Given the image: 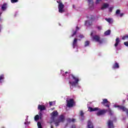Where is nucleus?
<instances>
[{
	"label": "nucleus",
	"instance_id": "1a4fd4ad",
	"mask_svg": "<svg viewBox=\"0 0 128 128\" xmlns=\"http://www.w3.org/2000/svg\"><path fill=\"white\" fill-rule=\"evenodd\" d=\"M60 122H64L66 120V118L64 114H61L59 116V119L58 120Z\"/></svg>",
	"mask_w": 128,
	"mask_h": 128
},
{
	"label": "nucleus",
	"instance_id": "5701e85b",
	"mask_svg": "<svg viewBox=\"0 0 128 128\" xmlns=\"http://www.w3.org/2000/svg\"><path fill=\"white\" fill-rule=\"evenodd\" d=\"M40 120V116L38 115H36L34 116V120Z\"/></svg>",
	"mask_w": 128,
	"mask_h": 128
},
{
	"label": "nucleus",
	"instance_id": "39448f33",
	"mask_svg": "<svg viewBox=\"0 0 128 128\" xmlns=\"http://www.w3.org/2000/svg\"><path fill=\"white\" fill-rule=\"evenodd\" d=\"M56 2L58 4V12L60 14H62V12H64V5L62 4V2L60 0V1L57 0Z\"/></svg>",
	"mask_w": 128,
	"mask_h": 128
},
{
	"label": "nucleus",
	"instance_id": "72a5a7b5",
	"mask_svg": "<svg viewBox=\"0 0 128 128\" xmlns=\"http://www.w3.org/2000/svg\"><path fill=\"white\" fill-rule=\"evenodd\" d=\"M113 8H112V7L110 8H109V12H112V9Z\"/></svg>",
	"mask_w": 128,
	"mask_h": 128
},
{
	"label": "nucleus",
	"instance_id": "4c0bfd02",
	"mask_svg": "<svg viewBox=\"0 0 128 128\" xmlns=\"http://www.w3.org/2000/svg\"><path fill=\"white\" fill-rule=\"evenodd\" d=\"M2 13L0 12V22H2Z\"/></svg>",
	"mask_w": 128,
	"mask_h": 128
},
{
	"label": "nucleus",
	"instance_id": "cd10ccee",
	"mask_svg": "<svg viewBox=\"0 0 128 128\" xmlns=\"http://www.w3.org/2000/svg\"><path fill=\"white\" fill-rule=\"evenodd\" d=\"M116 14H120V10H117L116 12Z\"/></svg>",
	"mask_w": 128,
	"mask_h": 128
},
{
	"label": "nucleus",
	"instance_id": "f257e3e1",
	"mask_svg": "<svg viewBox=\"0 0 128 128\" xmlns=\"http://www.w3.org/2000/svg\"><path fill=\"white\" fill-rule=\"evenodd\" d=\"M88 110H89V112H96V110H98V112L96 113L97 116H102L104 114H105L106 113V112H108L107 110H106L104 109L100 110L98 108H92V107H88Z\"/></svg>",
	"mask_w": 128,
	"mask_h": 128
},
{
	"label": "nucleus",
	"instance_id": "f8f14e48",
	"mask_svg": "<svg viewBox=\"0 0 128 128\" xmlns=\"http://www.w3.org/2000/svg\"><path fill=\"white\" fill-rule=\"evenodd\" d=\"M80 30V28L78 26L76 27V30L73 32V34L71 35V36H70V38H72L74 36H76V32H78V30Z\"/></svg>",
	"mask_w": 128,
	"mask_h": 128
},
{
	"label": "nucleus",
	"instance_id": "2eb2a0df",
	"mask_svg": "<svg viewBox=\"0 0 128 128\" xmlns=\"http://www.w3.org/2000/svg\"><path fill=\"white\" fill-rule=\"evenodd\" d=\"M7 6L8 4H6V3L4 4L2 6V10H6V8H8Z\"/></svg>",
	"mask_w": 128,
	"mask_h": 128
},
{
	"label": "nucleus",
	"instance_id": "a878e982",
	"mask_svg": "<svg viewBox=\"0 0 128 128\" xmlns=\"http://www.w3.org/2000/svg\"><path fill=\"white\" fill-rule=\"evenodd\" d=\"M84 112L82 110H80V116L84 117Z\"/></svg>",
	"mask_w": 128,
	"mask_h": 128
},
{
	"label": "nucleus",
	"instance_id": "ddd939ff",
	"mask_svg": "<svg viewBox=\"0 0 128 128\" xmlns=\"http://www.w3.org/2000/svg\"><path fill=\"white\" fill-rule=\"evenodd\" d=\"M112 68L113 70H116V68H120V65L118 64V63L116 62H115V64L112 65Z\"/></svg>",
	"mask_w": 128,
	"mask_h": 128
},
{
	"label": "nucleus",
	"instance_id": "4468645a",
	"mask_svg": "<svg viewBox=\"0 0 128 128\" xmlns=\"http://www.w3.org/2000/svg\"><path fill=\"white\" fill-rule=\"evenodd\" d=\"M116 43L114 44V46L116 48V46H118V44H120V38H117L116 39Z\"/></svg>",
	"mask_w": 128,
	"mask_h": 128
},
{
	"label": "nucleus",
	"instance_id": "9b49d317",
	"mask_svg": "<svg viewBox=\"0 0 128 128\" xmlns=\"http://www.w3.org/2000/svg\"><path fill=\"white\" fill-rule=\"evenodd\" d=\"M78 46V39H76V38H74L72 42V46L74 48L76 46Z\"/></svg>",
	"mask_w": 128,
	"mask_h": 128
},
{
	"label": "nucleus",
	"instance_id": "c03bdc74",
	"mask_svg": "<svg viewBox=\"0 0 128 128\" xmlns=\"http://www.w3.org/2000/svg\"><path fill=\"white\" fill-rule=\"evenodd\" d=\"M65 74H68V72H65Z\"/></svg>",
	"mask_w": 128,
	"mask_h": 128
},
{
	"label": "nucleus",
	"instance_id": "473e14b6",
	"mask_svg": "<svg viewBox=\"0 0 128 128\" xmlns=\"http://www.w3.org/2000/svg\"><path fill=\"white\" fill-rule=\"evenodd\" d=\"M124 44L126 46H128V42H124Z\"/></svg>",
	"mask_w": 128,
	"mask_h": 128
},
{
	"label": "nucleus",
	"instance_id": "c9c22d12",
	"mask_svg": "<svg viewBox=\"0 0 128 128\" xmlns=\"http://www.w3.org/2000/svg\"><path fill=\"white\" fill-rule=\"evenodd\" d=\"M52 102H49V104L50 106H52Z\"/></svg>",
	"mask_w": 128,
	"mask_h": 128
},
{
	"label": "nucleus",
	"instance_id": "a19ab883",
	"mask_svg": "<svg viewBox=\"0 0 128 128\" xmlns=\"http://www.w3.org/2000/svg\"><path fill=\"white\" fill-rule=\"evenodd\" d=\"M98 30H102V26H99L98 27Z\"/></svg>",
	"mask_w": 128,
	"mask_h": 128
},
{
	"label": "nucleus",
	"instance_id": "f3484780",
	"mask_svg": "<svg viewBox=\"0 0 128 128\" xmlns=\"http://www.w3.org/2000/svg\"><path fill=\"white\" fill-rule=\"evenodd\" d=\"M54 122L56 126H60V122L58 120H56L55 119V122Z\"/></svg>",
	"mask_w": 128,
	"mask_h": 128
},
{
	"label": "nucleus",
	"instance_id": "2f4dec72",
	"mask_svg": "<svg viewBox=\"0 0 128 128\" xmlns=\"http://www.w3.org/2000/svg\"><path fill=\"white\" fill-rule=\"evenodd\" d=\"M79 38H84V35L82 34H80L79 36Z\"/></svg>",
	"mask_w": 128,
	"mask_h": 128
},
{
	"label": "nucleus",
	"instance_id": "b1692460",
	"mask_svg": "<svg viewBox=\"0 0 128 128\" xmlns=\"http://www.w3.org/2000/svg\"><path fill=\"white\" fill-rule=\"evenodd\" d=\"M10 2H12V4H14L16 2H18V0H10Z\"/></svg>",
	"mask_w": 128,
	"mask_h": 128
},
{
	"label": "nucleus",
	"instance_id": "f704fd0d",
	"mask_svg": "<svg viewBox=\"0 0 128 128\" xmlns=\"http://www.w3.org/2000/svg\"><path fill=\"white\" fill-rule=\"evenodd\" d=\"M90 20H94V16H91Z\"/></svg>",
	"mask_w": 128,
	"mask_h": 128
},
{
	"label": "nucleus",
	"instance_id": "7c9ffc66",
	"mask_svg": "<svg viewBox=\"0 0 128 128\" xmlns=\"http://www.w3.org/2000/svg\"><path fill=\"white\" fill-rule=\"evenodd\" d=\"M126 38H128V36H124L122 38V40H126Z\"/></svg>",
	"mask_w": 128,
	"mask_h": 128
},
{
	"label": "nucleus",
	"instance_id": "6e6552de",
	"mask_svg": "<svg viewBox=\"0 0 128 128\" xmlns=\"http://www.w3.org/2000/svg\"><path fill=\"white\" fill-rule=\"evenodd\" d=\"M108 126V128H114V122L112 120H108L107 122Z\"/></svg>",
	"mask_w": 128,
	"mask_h": 128
},
{
	"label": "nucleus",
	"instance_id": "20e7f679",
	"mask_svg": "<svg viewBox=\"0 0 128 128\" xmlns=\"http://www.w3.org/2000/svg\"><path fill=\"white\" fill-rule=\"evenodd\" d=\"M58 116V112L57 111H54L51 114V117L50 124H52L54 122H56V118Z\"/></svg>",
	"mask_w": 128,
	"mask_h": 128
},
{
	"label": "nucleus",
	"instance_id": "49530a36",
	"mask_svg": "<svg viewBox=\"0 0 128 128\" xmlns=\"http://www.w3.org/2000/svg\"><path fill=\"white\" fill-rule=\"evenodd\" d=\"M123 102H126V100H124Z\"/></svg>",
	"mask_w": 128,
	"mask_h": 128
},
{
	"label": "nucleus",
	"instance_id": "9d476101",
	"mask_svg": "<svg viewBox=\"0 0 128 128\" xmlns=\"http://www.w3.org/2000/svg\"><path fill=\"white\" fill-rule=\"evenodd\" d=\"M38 110H40V112H42V110H46V106L44 105H38Z\"/></svg>",
	"mask_w": 128,
	"mask_h": 128
},
{
	"label": "nucleus",
	"instance_id": "c756f323",
	"mask_svg": "<svg viewBox=\"0 0 128 128\" xmlns=\"http://www.w3.org/2000/svg\"><path fill=\"white\" fill-rule=\"evenodd\" d=\"M102 2V0H96V4H98L100 2Z\"/></svg>",
	"mask_w": 128,
	"mask_h": 128
},
{
	"label": "nucleus",
	"instance_id": "ea45409f",
	"mask_svg": "<svg viewBox=\"0 0 128 128\" xmlns=\"http://www.w3.org/2000/svg\"><path fill=\"white\" fill-rule=\"evenodd\" d=\"M76 128V125L74 124L72 125V128Z\"/></svg>",
	"mask_w": 128,
	"mask_h": 128
},
{
	"label": "nucleus",
	"instance_id": "4be33fe9",
	"mask_svg": "<svg viewBox=\"0 0 128 128\" xmlns=\"http://www.w3.org/2000/svg\"><path fill=\"white\" fill-rule=\"evenodd\" d=\"M90 46V41L87 40V41L85 42L84 46L86 47V46Z\"/></svg>",
	"mask_w": 128,
	"mask_h": 128
},
{
	"label": "nucleus",
	"instance_id": "bb28decb",
	"mask_svg": "<svg viewBox=\"0 0 128 128\" xmlns=\"http://www.w3.org/2000/svg\"><path fill=\"white\" fill-rule=\"evenodd\" d=\"M89 24L88 26H92V22H90H90L88 20H86V24Z\"/></svg>",
	"mask_w": 128,
	"mask_h": 128
},
{
	"label": "nucleus",
	"instance_id": "0eeeda50",
	"mask_svg": "<svg viewBox=\"0 0 128 128\" xmlns=\"http://www.w3.org/2000/svg\"><path fill=\"white\" fill-rule=\"evenodd\" d=\"M92 40L96 42H99V44H102L104 42V39H100V37L98 35L92 36Z\"/></svg>",
	"mask_w": 128,
	"mask_h": 128
},
{
	"label": "nucleus",
	"instance_id": "aec40b11",
	"mask_svg": "<svg viewBox=\"0 0 128 128\" xmlns=\"http://www.w3.org/2000/svg\"><path fill=\"white\" fill-rule=\"evenodd\" d=\"M105 36H108L110 34V30H108L104 32Z\"/></svg>",
	"mask_w": 128,
	"mask_h": 128
},
{
	"label": "nucleus",
	"instance_id": "58836bf2",
	"mask_svg": "<svg viewBox=\"0 0 128 128\" xmlns=\"http://www.w3.org/2000/svg\"><path fill=\"white\" fill-rule=\"evenodd\" d=\"M93 35H94V32H91L90 36H92Z\"/></svg>",
	"mask_w": 128,
	"mask_h": 128
},
{
	"label": "nucleus",
	"instance_id": "7ed1b4c3",
	"mask_svg": "<svg viewBox=\"0 0 128 128\" xmlns=\"http://www.w3.org/2000/svg\"><path fill=\"white\" fill-rule=\"evenodd\" d=\"M71 76L72 78V80H75V82H70L69 81V84H71V86H78V82H80V78H78V77H76V76H74V74H71Z\"/></svg>",
	"mask_w": 128,
	"mask_h": 128
},
{
	"label": "nucleus",
	"instance_id": "dca6fc26",
	"mask_svg": "<svg viewBox=\"0 0 128 128\" xmlns=\"http://www.w3.org/2000/svg\"><path fill=\"white\" fill-rule=\"evenodd\" d=\"M108 4H106V3H104L103 4L101 10H104V8H108Z\"/></svg>",
	"mask_w": 128,
	"mask_h": 128
},
{
	"label": "nucleus",
	"instance_id": "e433bc0d",
	"mask_svg": "<svg viewBox=\"0 0 128 128\" xmlns=\"http://www.w3.org/2000/svg\"><path fill=\"white\" fill-rule=\"evenodd\" d=\"M124 16V13H120V16L122 18V16Z\"/></svg>",
	"mask_w": 128,
	"mask_h": 128
},
{
	"label": "nucleus",
	"instance_id": "de8ad7c7",
	"mask_svg": "<svg viewBox=\"0 0 128 128\" xmlns=\"http://www.w3.org/2000/svg\"><path fill=\"white\" fill-rule=\"evenodd\" d=\"M127 128H128V125H127Z\"/></svg>",
	"mask_w": 128,
	"mask_h": 128
},
{
	"label": "nucleus",
	"instance_id": "3c124183",
	"mask_svg": "<svg viewBox=\"0 0 128 128\" xmlns=\"http://www.w3.org/2000/svg\"><path fill=\"white\" fill-rule=\"evenodd\" d=\"M64 76V74H63Z\"/></svg>",
	"mask_w": 128,
	"mask_h": 128
},
{
	"label": "nucleus",
	"instance_id": "393cba45",
	"mask_svg": "<svg viewBox=\"0 0 128 128\" xmlns=\"http://www.w3.org/2000/svg\"><path fill=\"white\" fill-rule=\"evenodd\" d=\"M4 74H2L0 76V82H2V80H4Z\"/></svg>",
	"mask_w": 128,
	"mask_h": 128
},
{
	"label": "nucleus",
	"instance_id": "8fccbe9b",
	"mask_svg": "<svg viewBox=\"0 0 128 128\" xmlns=\"http://www.w3.org/2000/svg\"><path fill=\"white\" fill-rule=\"evenodd\" d=\"M2 128H4V127H2Z\"/></svg>",
	"mask_w": 128,
	"mask_h": 128
},
{
	"label": "nucleus",
	"instance_id": "a211bd4d",
	"mask_svg": "<svg viewBox=\"0 0 128 128\" xmlns=\"http://www.w3.org/2000/svg\"><path fill=\"white\" fill-rule=\"evenodd\" d=\"M88 2L89 4V6L92 8V6H94V2L92 0H88Z\"/></svg>",
	"mask_w": 128,
	"mask_h": 128
},
{
	"label": "nucleus",
	"instance_id": "09e8293b",
	"mask_svg": "<svg viewBox=\"0 0 128 128\" xmlns=\"http://www.w3.org/2000/svg\"><path fill=\"white\" fill-rule=\"evenodd\" d=\"M86 18H88V16H86Z\"/></svg>",
	"mask_w": 128,
	"mask_h": 128
},
{
	"label": "nucleus",
	"instance_id": "c85d7f7f",
	"mask_svg": "<svg viewBox=\"0 0 128 128\" xmlns=\"http://www.w3.org/2000/svg\"><path fill=\"white\" fill-rule=\"evenodd\" d=\"M38 128H42V124H40V122H38Z\"/></svg>",
	"mask_w": 128,
	"mask_h": 128
},
{
	"label": "nucleus",
	"instance_id": "6ab92c4d",
	"mask_svg": "<svg viewBox=\"0 0 128 128\" xmlns=\"http://www.w3.org/2000/svg\"><path fill=\"white\" fill-rule=\"evenodd\" d=\"M105 20L108 22H109V24H112V19L110 18H106Z\"/></svg>",
	"mask_w": 128,
	"mask_h": 128
},
{
	"label": "nucleus",
	"instance_id": "412c9836",
	"mask_svg": "<svg viewBox=\"0 0 128 128\" xmlns=\"http://www.w3.org/2000/svg\"><path fill=\"white\" fill-rule=\"evenodd\" d=\"M68 122H76V119H74V118H72V119L68 118Z\"/></svg>",
	"mask_w": 128,
	"mask_h": 128
},
{
	"label": "nucleus",
	"instance_id": "423d86ee",
	"mask_svg": "<svg viewBox=\"0 0 128 128\" xmlns=\"http://www.w3.org/2000/svg\"><path fill=\"white\" fill-rule=\"evenodd\" d=\"M66 106L68 108H72V106H76V102L73 98H70L69 100H66Z\"/></svg>",
	"mask_w": 128,
	"mask_h": 128
},
{
	"label": "nucleus",
	"instance_id": "79ce46f5",
	"mask_svg": "<svg viewBox=\"0 0 128 128\" xmlns=\"http://www.w3.org/2000/svg\"><path fill=\"white\" fill-rule=\"evenodd\" d=\"M72 8H76V6L74 5H72Z\"/></svg>",
	"mask_w": 128,
	"mask_h": 128
},
{
	"label": "nucleus",
	"instance_id": "f03ea898",
	"mask_svg": "<svg viewBox=\"0 0 128 128\" xmlns=\"http://www.w3.org/2000/svg\"><path fill=\"white\" fill-rule=\"evenodd\" d=\"M102 104L106 106V108H108V112H109V114L110 116H112L114 114V112L110 108V102L108 100V99L104 98L102 100V102H101Z\"/></svg>",
	"mask_w": 128,
	"mask_h": 128
},
{
	"label": "nucleus",
	"instance_id": "a18cd8bd",
	"mask_svg": "<svg viewBox=\"0 0 128 128\" xmlns=\"http://www.w3.org/2000/svg\"><path fill=\"white\" fill-rule=\"evenodd\" d=\"M51 128H54V126H52V125H51Z\"/></svg>",
	"mask_w": 128,
	"mask_h": 128
},
{
	"label": "nucleus",
	"instance_id": "37998d69",
	"mask_svg": "<svg viewBox=\"0 0 128 128\" xmlns=\"http://www.w3.org/2000/svg\"><path fill=\"white\" fill-rule=\"evenodd\" d=\"M42 112H39V115H40V116H42Z\"/></svg>",
	"mask_w": 128,
	"mask_h": 128
}]
</instances>
